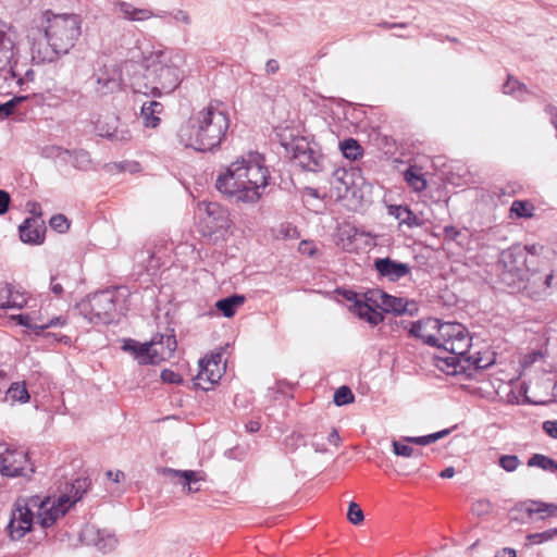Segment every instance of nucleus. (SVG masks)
<instances>
[{
  "label": "nucleus",
  "mask_w": 557,
  "mask_h": 557,
  "mask_svg": "<svg viewBox=\"0 0 557 557\" xmlns=\"http://www.w3.org/2000/svg\"><path fill=\"white\" fill-rule=\"evenodd\" d=\"M90 486L88 478H78L66 484V491L57 499L50 496L40 497L20 496L15 503L8 524L9 534L12 540L22 539L32 530L34 519L42 529L53 525L57 520L64 516L67 510L76 504Z\"/></svg>",
  "instance_id": "1"
},
{
  "label": "nucleus",
  "mask_w": 557,
  "mask_h": 557,
  "mask_svg": "<svg viewBox=\"0 0 557 557\" xmlns=\"http://www.w3.org/2000/svg\"><path fill=\"white\" fill-rule=\"evenodd\" d=\"M270 173L264 158L255 152L232 162L215 181L216 189L237 201L255 203L269 184Z\"/></svg>",
  "instance_id": "2"
},
{
  "label": "nucleus",
  "mask_w": 557,
  "mask_h": 557,
  "mask_svg": "<svg viewBox=\"0 0 557 557\" xmlns=\"http://www.w3.org/2000/svg\"><path fill=\"white\" fill-rule=\"evenodd\" d=\"M230 128L228 114L218 102L194 113L177 131V140L185 148L212 151L220 147Z\"/></svg>",
  "instance_id": "3"
},
{
  "label": "nucleus",
  "mask_w": 557,
  "mask_h": 557,
  "mask_svg": "<svg viewBox=\"0 0 557 557\" xmlns=\"http://www.w3.org/2000/svg\"><path fill=\"white\" fill-rule=\"evenodd\" d=\"M41 27L51 50V55L45 57L49 61L69 53L82 34V21L76 14H53L46 11L42 14Z\"/></svg>",
  "instance_id": "4"
},
{
  "label": "nucleus",
  "mask_w": 557,
  "mask_h": 557,
  "mask_svg": "<svg viewBox=\"0 0 557 557\" xmlns=\"http://www.w3.org/2000/svg\"><path fill=\"white\" fill-rule=\"evenodd\" d=\"M163 53L158 55V61H152L145 69L143 76H135L132 87L135 92L160 97L162 94L174 91L183 79V71L175 64L162 61Z\"/></svg>",
  "instance_id": "5"
},
{
  "label": "nucleus",
  "mask_w": 557,
  "mask_h": 557,
  "mask_svg": "<svg viewBox=\"0 0 557 557\" xmlns=\"http://www.w3.org/2000/svg\"><path fill=\"white\" fill-rule=\"evenodd\" d=\"M120 288L106 289L89 296L78 304L81 314L91 323L108 324L124 310Z\"/></svg>",
  "instance_id": "6"
},
{
  "label": "nucleus",
  "mask_w": 557,
  "mask_h": 557,
  "mask_svg": "<svg viewBox=\"0 0 557 557\" xmlns=\"http://www.w3.org/2000/svg\"><path fill=\"white\" fill-rule=\"evenodd\" d=\"M176 345L174 334H156L147 343H139L132 338L125 339L122 348L133 354L139 364H156L171 358Z\"/></svg>",
  "instance_id": "7"
},
{
  "label": "nucleus",
  "mask_w": 557,
  "mask_h": 557,
  "mask_svg": "<svg viewBox=\"0 0 557 557\" xmlns=\"http://www.w3.org/2000/svg\"><path fill=\"white\" fill-rule=\"evenodd\" d=\"M529 261L525 249L512 246L503 250L496 263V271L500 282L513 289H521L528 274Z\"/></svg>",
  "instance_id": "8"
},
{
  "label": "nucleus",
  "mask_w": 557,
  "mask_h": 557,
  "mask_svg": "<svg viewBox=\"0 0 557 557\" xmlns=\"http://www.w3.org/2000/svg\"><path fill=\"white\" fill-rule=\"evenodd\" d=\"M13 84L22 85L23 77L15 59V33L3 24L0 27V92H10Z\"/></svg>",
  "instance_id": "9"
},
{
  "label": "nucleus",
  "mask_w": 557,
  "mask_h": 557,
  "mask_svg": "<svg viewBox=\"0 0 557 557\" xmlns=\"http://www.w3.org/2000/svg\"><path fill=\"white\" fill-rule=\"evenodd\" d=\"M553 287H557V273L548 257L543 255L541 263L529 265L521 288L529 290L530 294H543V298H545Z\"/></svg>",
  "instance_id": "10"
},
{
  "label": "nucleus",
  "mask_w": 557,
  "mask_h": 557,
  "mask_svg": "<svg viewBox=\"0 0 557 557\" xmlns=\"http://www.w3.org/2000/svg\"><path fill=\"white\" fill-rule=\"evenodd\" d=\"M35 472L28 456L23 450L11 449L5 443L0 444V473L10 478H30Z\"/></svg>",
  "instance_id": "11"
},
{
  "label": "nucleus",
  "mask_w": 557,
  "mask_h": 557,
  "mask_svg": "<svg viewBox=\"0 0 557 557\" xmlns=\"http://www.w3.org/2000/svg\"><path fill=\"white\" fill-rule=\"evenodd\" d=\"M448 434H449V430L446 429V430H442L440 432L432 433L429 435H423V436H406L403 438V442L393 441V443H392L393 451L395 455L401 456V457L422 456L421 450L412 448L411 446L407 445V443L425 446V445L436 442L440 438L445 437Z\"/></svg>",
  "instance_id": "12"
},
{
  "label": "nucleus",
  "mask_w": 557,
  "mask_h": 557,
  "mask_svg": "<svg viewBox=\"0 0 557 557\" xmlns=\"http://www.w3.org/2000/svg\"><path fill=\"white\" fill-rule=\"evenodd\" d=\"M221 355L203 358L199 360V372L194 379L195 385L203 391H209L211 386L219 382L222 374L220 371Z\"/></svg>",
  "instance_id": "13"
},
{
  "label": "nucleus",
  "mask_w": 557,
  "mask_h": 557,
  "mask_svg": "<svg viewBox=\"0 0 557 557\" xmlns=\"http://www.w3.org/2000/svg\"><path fill=\"white\" fill-rule=\"evenodd\" d=\"M121 82L122 77L117 69L104 66L95 74L94 90L98 96L103 97L120 90Z\"/></svg>",
  "instance_id": "14"
},
{
  "label": "nucleus",
  "mask_w": 557,
  "mask_h": 557,
  "mask_svg": "<svg viewBox=\"0 0 557 557\" xmlns=\"http://www.w3.org/2000/svg\"><path fill=\"white\" fill-rule=\"evenodd\" d=\"M438 319L428 318L410 323L409 335L421 339L424 344L437 347L438 343Z\"/></svg>",
  "instance_id": "15"
},
{
  "label": "nucleus",
  "mask_w": 557,
  "mask_h": 557,
  "mask_svg": "<svg viewBox=\"0 0 557 557\" xmlns=\"http://www.w3.org/2000/svg\"><path fill=\"white\" fill-rule=\"evenodd\" d=\"M20 238L23 243L29 245H40L45 239L46 225L41 220V212L38 216H32L24 220L18 226Z\"/></svg>",
  "instance_id": "16"
},
{
  "label": "nucleus",
  "mask_w": 557,
  "mask_h": 557,
  "mask_svg": "<svg viewBox=\"0 0 557 557\" xmlns=\"http://www.w3.org/2000/svg\"><path fill=\"white\" fill-rule=\"evenodd\" d=\"M467 362L468 361L465 360V358L457 357L443 349H440V351L434 356L435 367L448 375L465 374L467 376L470 367Z\"/></svg>",
  "instance_id": "17"
},
{
  "label": "nucleus",
  "mask_w": 557,
  "mask_h": 557,
  "mask_svg": "<svg viewBox=\"0 0 557 557\" xmlns=\"http://www.w3.org/2000/svg\"><path fill=\"white\" fill-rule=\"evenodd\" d=\"M368 300L385 312L404 314L409 311L407 308L408 302L403 298L391 296L380 289L369 292Z\"/></svg>",
  "instance_id": "18"
},
{
  "label": "nucleus",
  "mask_w": 557,
  "mask_h": 557,
  "mask_svg": "<svg viewBox=\"0 0 557 557\" xmlns=\"http://www.w3.org/2000/svg\"><path fill=\"white\" fill-rule=\"evenodd\" d=\"M374 268L381 276L388 278L391 282H396L411 271L409 264L398 262L388 257L380 258L374 261Z\"/></svg>",
  "instance_id": "19"
},
{
  "label": "nucleus",
  "mask_w": 557,
  "mask_h": 557,
  "mask_svg": "<svg viewBox=\"0 0 557 557\" xmlns=\"http://www.w3.org/2000/svg\"><path fill=\"white\" fill-rule=\"evenodd\" d=\"M355 173L354 171H347L344 168H339L333 171L331 185L336 189L337 196L346 198L349 195L355 196Z\"/></svg>",
  "instance_id": "20"
},
{
  "label": "nucleus",
  "mask_w": 557,
  "mask_h": 557,
  "mask_svg": "<svg viewBox=\"0 0 557 557\" xmlns=\"http://www.w3.org/2000/svg\"><path fill=\"white\" fill-rule=\"evenodd\" d=\"M438 347L446 345V342H456L457 338L468 335L467 329L458 322L441 323L438 320Z\"/></svg>",
  "instance_id": "21"
},
{
  "label": "nucleus",
  "mask_w": 557,
  "mask_h": 557,
  "mask_svg": "<svg viewBox=\"0 0 557 557\" xmlns=\"http://www.w3.org/2000/svg\"><path fill=\"white\" fill-rule=\"evenodd\" d=\"M324 157L314 149L307 150L305 154H298L297 165L311 172H321L324 170Z\"/></svg>",
  "instance_id": "22"
},
{
  "label": "nucleus",
  "mask_w": 557,
  "mask_h": 557,
  "mask_svg": "<svg viewBox=\"0 0 557 557\" xmlns=\"http://www.w3.org/2000/svg\"><path fill=\"white\" fill-rule=\"evenodd\" d=\"M162 103L151 100L141 106V119L146 127H157L160 123L159 114L162 112Z\"/></svg>",
  "instance_id": "23"
},
{
  "label": "nucleus",
  "mask_w": 557,
  "mask_h": 557,
  "mask_svg": "<svg viewBox=\"0 0 557 557\" xmlns=\"http://www.w3.org/2000/svg\"><path fill=\"white\" fill-rule=\"evenodd\" d=\"M117 7L123 15V18L128 21H146L153 16V13L150 10L135 8L132 3L128 2H117Z\"/></svg>",
  "instance_id": "24"
},
{
  "label": "nucleus",
  "mask_w": 557,
  "mask_h": 557,
  "mask_svg": "<svg viewBox=\"0 0 557 557\" xmlns=\"http://www.w3.org/2000/svg\"><path fill=\"white\" fill-rule=\"evenodd\" d=\"M245 297L242 295H232L216 301L215 307L224 317L231 318L235 314L236 308L243 305Z\"/></svg>",
  "instance_id": "25"
},
{
  "label": "nucleus",
  "mask_w": 557,
  "mask_h": 557,
  "mask_svg": "<svg viewBox=\"0 0 557 557\" xmlns=\"http://www.w3.org/2000/svg\"><path fill=\"white\" fill-rule=\"evenodd\" d=\"M206 212L212 219V228H223L227 224V214L216 202L206 205Z\"/></svg>",
  "instance_id": "26"
},
{
  "label": "nucleus",
  "mask_w": 557,
  "mask_h": 557,
  "mask_svg": "<svg viewBox=\"0 0 557 557\" xmlns=\"http://www.w3.org/2000/svg\"><path fill=\"white\" fill-rule=\"evenodd\" d=\"M469 334L457 338L456 342H446V345L438 347V349L446 350V352L454 354L457 357L467 358L468 349L471 345Z\"/></svg>",
  "instance_id": "27"
},
{
  "label": "nucleus",
  "mask_w": 557,
  "mask_h": 557,
  "mask_svg": "<svg viewBox=\"0 0 557 557\" xmlns=\"http://www.w3.org/2000/svg\"><path fill=\"white\" fill-rule=\"evenodd\" d=\"M467 360V364H469V373H467L468 379H473L476 373L481 370H484L494 363L493 358H484L480 354L471 355L465 358Z\"/></svg>",
  "instance_id": "28"
},
{
  "label": "nucleus",
  "mask_w": 557,
  "mask_h": 557,
  "mask_svg": "<svg viewBox=\"0 0 557 557\" xmlns=\"http://www.w3.org/2000/svg\"><path fill=\"white\" fill-rule=\"evenodd\" d=\"M392 214H394L401 224H406L409 227L421 225L420 219L408 207L397 206L392 211Z\"/></svg>",
  "instance_id": "29"
},
{
  "label": "nucleus",
  "mask_w": 557,
  "mask_h": 557,
  "mask_svg": "<svg viewBox=\"0 0 557 557\" xmlns=\"http://www.w3.org/2000/svg\"><path fill=\"white\" fill-rule=\"evenodd\" d=\"M5 398L10 399L12 403L18 401L25 404L29 400L30 396L24 382H14L8 388Z\"/></svg>",
  "instance_id": "30"
},
{
  "label": "nucleus",
  "mask_w": 557,
  "mask_h": 557,
  "mask_svg": "<svg viewBox=\"0 0 557 557\" xmlns=\"http://www.w3.org/2000/svg\"><path fill=\"white\" fill-rule=\"evenodd\" d=\"M99 135L102 137H107L111 141L115 143H126L132 139V133L126 126H115L113 131H103V128H99Z\"/></svg>",
  "instance_id": "31"
},
{
  "label": "nucleus",
  "mask_w": 557,
  "mask_h": 557,
  "mask_svg": "<svg viewBox=\"0 0 557 557\" xmlns=\"http://www.w3.org/2000/svg\"><path fill=\"white\" fill-rule=\"evenodd\" d=\"M343 156L349 160H357L362 156L363 149L354 138H347L339 144Z\"/></svg>",
  "instance_id": "32"
},
{
  "label": "nucleus",
  "mask_w": 557,
  "mask_h": 557,
  "mask_svg": "<svg viewBox=\"0 0 557 557\" xmlns=\"http://www.w3.org/2000/svg\"><path fill=\"white\" fill-rule=\"evenodd\" d=\"M528 466L537 467L553 473L557 472V461L542 454L532 455L528 460Z\"/></svg>",
  "instance_id": "33"
},
{
  "label": "nucleus",
  "mask_w": 557,
  "mask_h": 557,
  "mask_svg": "<svg viewBox=\"0 0 557 557\" xmlns=\"http://www.w3.org/2000/svg\"><path fill=\"white\" fill-rule=\"evenodd\" d=\"M286 151L290 153L292 159L297 162L298 161V154H305L307 150H310L311 147L309 143L306 141L304 137L300 138H294L290 143L283 144Z\"/></svg>",
  "instance_id": "34"
},
{
  "label": "nucleus",
  "mask_w": 557,
  "mask_h": 557,
  "mask_svg": "<svg viewBox=\"0 0 557 557\" xmlns=\"http://www.w3.org/2000/svg\"><path fill=\"white\" fill-rule=\"evenodd\" d=\"M535 207L528 200H515L511 203L510 212L516 218L530 219L534 215Z\"/></svg>",
  "instance_id": "35"
},
{
  "label": "nucleus",
  "mask_w": 557,
  "mask_h": 557,
  "mask_svg": "<svg viewBox=\"0 0 557 557\" xmlns=\"http://www.w3.org/2000/svg\"><path fill=\"white\" fill-rule=\"evenodd\" d=\"M525 511L530 517L534 513H540L542 515L541 518H544L545 516L555 515L557 512V506L541 502H530L527 504Z\"/></svg>",
  "instance_id": "36"
},
{
  "label": "nucleus",
  "mask_w": 557,
  "mask_h": 557,
  "mask_svg": "<svg viewBox=\"0 0 557 557\" xmlns=\"http://www.w3.org/2000/svg\"><path fill=\"white\" fill-rule=\"evenodd\" d=\"M64 152L66 154H69L70 157H72V159H73L72 164L74 168L79 169V170H88L89 169L91 159H90V154L87 151L79 149V150H74V151L64 150Z\"/></svg>",
  "instance_id": "37"
},
{
  "label": "nucleus",
  "mask_w": 557,
  "mask_h": 557,
  "mask_svg": "<svg viewBox=\"0 0 557 557\" xmlns=\"http://www.w3.org/2000/svg\"><path fill=\"white\" fill-rule=\"evenodd\" d=\"M13 319L16 320L20 325H23L29 330H34L37 333L55 325L53 320H50L47 323L38 324L34 322V319L29 314H17L13 317Z\"/></svg>",
  "instance_id": "38"
},
{
  "label": "nucleus",
  "mask_w": 557,
  "mask_h": 557,
  "mask_svg": "<svg viewBox=\"0 0 557 557\" xmlns=\"http://www.w3.org/2000/svg\"><path fill=\"white\" fill-rule=\"evenodd\" d=\"M405 180L416 191H422L426 188V180L422 174L418 173L413 168L405 171Z\"/></svg>",
  "instance_id": "39"
},
{
  "label": "nucleus",
  "mask_w": 557,
  "mask_h": 557,
  "mask_svg": "<svg viewBox=\"0 0 557 557\" xmlns=\"http://www.w3.org/2000/svg\"><path fill=\"white\" fill-rule=\"evenodd\" d=\"M171 473H173L175 476L183 478V485L187 486V490L189 493L196 492L199 490V487L195 486L198 483V479L196 478V473L191 470H169Z\"/></svg>",
  "instance_id": "40"
},
{
  "label": "nucleus",
  "mask_w": 557,
  "mask_h": 557,
  "mask_svg": "<svg viewBox=\"0 0 557 557\" xmlns=\"http://www.w3.org/2000/svg\"><path fill=\"white\" fill-rule=\"evenodd\" d=\"M354 398L355 396L351 389L348 386L343 385L335 391L333 400L336 406H344L352 403Z\"/></svg>",
  "instance_id": "41"
},
{
  "label": "nucleus",
  "mask_w": 557,
  "mask_h": 557,
  "mask_svg": "<svg viewBox=\"0 0 557 557\" xmlns=\"http://www.w3.org/2000/svg\"><path fill=\"white\" fill-rule=\"evenodd\" d=\"M12 289L10 284L5 282H0V309L7 308H21L20 305H16L14 301H11Z\"/></svg>",
  "instance_id": "42"
},
{
  "label": "nucleus",
  "mask_w": 557,
  "mask_h": 557,
  "mask_svg": "<svg viewBox=\"0 0 557 557\" xmlns=\"http://www.w3.org/2000/svg\"><path fill=\"white\" fill-rule=\"evenodd\" d=\"M347 519L349 520L350 523H352L355 525H358L363 522L364 515H363L362 509L360 508V506L357 503L351 502L349 504L348 511H347Z\"/></svg>",
  "instance_id": "43"
},
{
  "label": "nucleus",
  "mask_w": 557,
  "mask_h": 557,
  "mask_svg": "<svg viewBox=\"0 0 557 557\" xmlns=\"http://www.w3.org/2000/svg\"><path fill=\"white\" fill-rule=\"evenodd\" d=\"M522 248L525 249L529 265H535L537 263H541L542 258L540 257V253L542 251L544 252V250H545L544 246L532 245V246H524Z\"/></svg>",
  "instance_id": "44"
},
{
  "label": "nucleus",
  "mask_w": 557,
  "mask_h": 557,
  "mask_svg": "<svg viewBox=\"0 0 557 557\" xmlns=\"http://www.w3.org/2000/svg\"><path fill=\"white\" fill-rule=\"evenodd\" d=\"M98 541L96 542V546L102 552H111L115 548L117 544V540L113 534H108L106 537L101 536V533L98 532Z\"/></svg>",
  "instance_id": "45"
},
{
  "label": "nucleus",
  "mask_w": 557,
  "mask_h": 557,
  "mask_svg": "<svg viewBox=\"0 0 557 557\" xmlns=\"http://www.w3.org/2000/svg\"><path fill=\"white\" fill-rule=\"evenodd\" d=\"M49 224L51 228L63 234L70 228V222L63 214H55L51 216Z\"/></svg>",
  "instance_id": "46"
},
{
  "label": "nucleus",
  "mask_w": 557,
  "mask_h": 557,
  "mask_svg": "<svg viewBox=\"0 0 557 557\" xmlns=\"http://www.w3.org/2000/svg\"><path fill=\"white\" fill-rule=\"evenodd\" d=\"M527 86L512 76H508L507 82L503 85V92L506 95H515L517 91H525Z\"/></svg>",
  "instance_id": "47"
},
{
  "label": "nucleus",
  "mask_w": 557,
  "mask_h": 557,
  "mask_svg": "<svg viewBox=\"0 0 557 557\" xmlns=\"http://www.w3.org/2000/svg\"><path fill=\"white\" fill-rule=\"evenodd\" d=\"M520 465V460L516 455H503L499 458V466L507 472L515 471Z\"/></svg>",
  "instance_id": "48"
},
{
  "label": "nucleus",
  "mask_w": 557,
  "mask_h": 557,
  "mask_svg": "<svg viewBox=\"0 0 557 557\" xmlns=\"http://www.w3.org/2000/svg\"><path fill=\"white\" fill-rule=\"evenodd\" d=\"M25 97H14L13 99L0 103V120H3L11 115L16 107V104L21 101H23Z\"/></svg>",
  "instance_id": "49"
},
{
  "label": "nucleus",
  "mask_w": 557,
  "mask_h": 557,
  "mask_svg": "<svg viewBox=\"0 0 557 557\" xmlns=\"http://www.w3.org/2000/svg\"><path fill=\"white\" fill-rule=\"evenodd\" d=\"M375 305L372 302V305H362L363 313L369 312V323L371 325H377L380 322L383 321L384 315L381 311H377L375 308Z\"/></svg>",
  "instance_id": "50"
},
{
  "label": "nucleus",
  "mask_w": 557,
  "mask_h": 557,
  "mask_svg": "<svg viewBox=\"0 0 557 557\" xmlns=\"http://www.w3.org/2000/svg\"><path fill=\"white\" fill-rule=\"evenodd\" d=\"M492 510V504L487 499H479L472 505V512L478 516L488 515Z\"/></svg>",
  "instance_id": "51"
},
{
  "label": "nucleus",
  "mask_w": 557,
  "mask_h": 557,
  "mask_svg": "<svg viewBox=\"0 0 557 557\" xmlns=\"http://www.w3.org/2000/svg\"><path fill=\"white\" fill-rule=\"evenodd\" d=\"M161 379L164 383L169 384H181L183 382V377L181 376V374L170 369H164L161 372Z\"/></svg>",
  "instance_id": "52"
},
{
  "label": "nucleus",
  "mask_w": 557,
  "mask_h": 557,
  "mask_svg": "<svg viewBox=\"0 0 557 557\" xmlns=\"http://www.w3.org/2000/svg\"><path fill=\"white\" fill-rule=\"evenodd\" d=\"M337 293L343 296L345 300L351 304L352 311L356 310V302H362L359 295L349 289H337Z\"/></svg>",
  "instance_id": "53"
},
{
  "label": "nucleus",
  "mask_w": 557,
  "mask_h": 557,
  "mask_svg": "<svg viewBox=\"0 0 557 557\" xmlns=\"http://www.w3.org/2000/svg\"><path fill=\"white\" fill-rule=\"evenodd\" d=\"M554 532L555 531L553 530H548L541 533H533L528 535V539L534 544H541L545 541L550 540L553 537Z\"/></svg>",
  "instance_id": "54"
},
{
  "label": "nucleus",
  "mask_w": 557,
  "mask_h": 557,
  "mask_svg": "<svg viewBox=\"0 0 557 557\" xmlns=\"http://www.w3.org/2000/svg\"><path fill=\"white\" fill-rule=\"evenodd\" d=\"M11 202L10 194L3 189H0V215L7 213Z\"/></svg>",
  "instance_id": "55"
},
{
  "label": "nucleus",
  "mask_w": 557,
  "mask_h": 557,
  "mask_svg": "<svg viewBox=\"0 0 557 557\" xmlns=\"http://www.w3.org/2000/svg\"><path fill=\"white\" fill-rule=\"evenodd\" d=\"M543 430L550 437L557 440V420H547L543 423Z\"/></svg>",
  "instance_id": "56"
},
{
  "label": "nucleus",
  "mask_w": 557,
  "mask_h": 557,
  "mask_svg": "<svg viewBox=\"0 0 557 557\" xmlns=\"http://www.w3.org/2000/svg\"><path fill=\"white\" fill-rule=\"evenodd\" d=\"M369 293L366 295V301L356 302V310L354 311L360 319L366 320L369 323L370 313H363L362 305H372V301L368 300Z\"/></svg>",
  "instance_id": "57"
},
{
  "label": "nucleus",
  "mask_w": 557,
  "mask_h": 557,
  "mask_svg": "<svg viewBox=\"0 0 557 557\" xmlns=\"http://www.w3.org/2000/svg\"><path fill=\"white\" fill-rule=\"evenodd\" d=\"M286 446L296 449L299 444H304V436L301 434H293L285 441Z\"/></svg>",
  "instance_id": "58"
},
{
  "label": "nucleus",
  "mask_w": 557,
  "mask_h": 557,
  "mask_svg": "<svg viewBox=\"0 0 557 557\" xmlns=\"http://www.w3.org/2000/svg\"><path fill=\"white\" fill-rule=\"evenodd\" d=\"M50 290L55 295V296H61L63 294V287H62V284L60 282H58V277L57 276H52L51 277V282H50Z\"/></svg>",
  "instance_id": "59"
},
{
  "label": "nucleus",
  "mask_w": 557,
  "mask_h": 557,
  "mask_svg": "<svg viewBox=\"0 0 557 557\" xmlns=\"http://www.w3.org/2000/svg\"><path fill=\"white\" fill-rule=\"evenodd\" d=\"M444 235L448 239H456L460 235V231L453 225H447L444 227Z\"/></svg>",
  "instance_id": "60"
},
{
  "label": "nucleus",
  "mask_w": 557,
  "mask_h": 557,
  "mask_svg": "<svg viewBox=\"0 0 557 557\" xmlns=\"http://www.w3.org/2000/svg\"><path fill=\"white\" fill-rule=\"evenodd\" d=\"M278 70H280V65H278V62L276 60L270 59L265 63V72H267L268 75L275 74Z\"/></svg>",
  "instance_id": "61"
},
{
  "label": "nucleus",
  "mask_w": 557,
  "mask_h": 557,
  "mask_svg": "<svg viewBox=\"0 0 557 557\" xmlns=\"http://www.w3.org/2000/svg\"><path fill=\"white\" fill-rule=\"evenodd\" d=\"M107 476H108V479L112 480L113 482L119 483L122 480H124L125 474H124V472H122L120 470H117V471L110 470L107 472Z\"/></svg>",
  "instance_id": "62"
},
{
  "label": "nucleus",
  "mask_w": 557,
  "mask_h": 557,
  "mask_svg": "<svg viewBox=\"0 0 557 557\" xmlns=\"http://www.w3.org/2000/svg\"><path fill=\"white\" fill-rule=\"evenodd\" d=\"M174 18L187 25L190 23L188 13L183 10L177 11L174 15Z\"/></svg>",
  "instance_id": "63"
},
{
  "label": "nucleus",
  "mask_w": 557,
  "mask_h": 557,
  "mask_svg": "<svg viewBox=\"0 0 557 557\" xmlns=\"http://www.w3.org/2000/svg\"><path fill=\"white\" fill-rule=\"evenodd\" d=\"M495 557H516V550L509 547L503 548Z\"/></svg>",
  "instance_id": "64"
}]
</instances>
